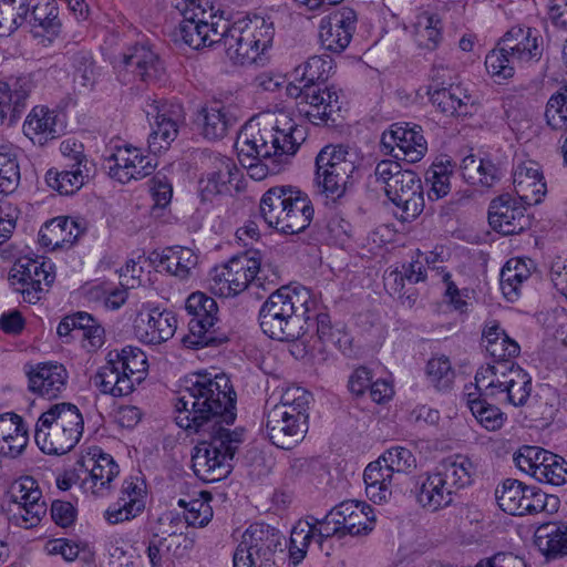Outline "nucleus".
Masks as SVG:
<instances>
[{
    "instance_id": "38",
    "label": "nucleus",
    "mask_w": 567,
    "mask_h": 567,
    "mask_svg": "<svg viewBox=\"0 0 567 567\" xmlns=\"http://www.w3.org/2000/svg\"><path fill=\"white\" fill-rule=\"evenodd\" d=\"M498 507L512 516L535 515L558 511L559 498H496Z\"/></svg>"
},
{
    "instance_id": "30",
    "label": "nucleus",
    "mask_w": 567,
    "mask_h": 567,
    "mask_svg": "<svg viewBox=\"0 0 567 567\" xmlns=\"http://www.w3.org/2000/svg\"><path fill=\"white\" fill-rule=\"evenodd\" d=\"M84 231L85 228L79 221L68 216H58L40 228L39 241L45 247H62L64 244H74Z\"/></svg>"
},
{
    "instance_id": "15",
    "label": "nucleus",
    "mask_w": 567,
    "mask_h": 567,
    "mask_svg": "<svg viewBox=\"0 0 567 567\" xmlns=\"http://www.w3.org/2000/svg\"><path fill=\"white\" fill-rule=\"evenodd\" d=\"M381 147L396 161L410 164L421 161L427 152V142L420 125L396 122L382 134Z\"/></svg>"
},
{
    "instance_id": "59",
    "label": "nucleus",
    "mask_w": 567,
    "mask_h": 567,
    "mask_svg": "<svg viewBox=\"0 0 567 567\" xmlns=\"http://www.w3.org/2000/svg\"><path fill=\"white\" fill-rule=\"evenodd\" d=\"M539 482H545L555 486L567 482V462L559 455L551 453V458H547L543 466L538 468Z\"/></svg>"
},
{
    "instance_id": "41",
    "label": "nucleus",
    "mask_w": 567,
    "mask_h": 567,
    "mask_svg": "<svg viewBox=\"0 0 567 567\" xmlns=\"http://www.w3.org/2000/svg\"><path fill=\"white\" fill-rule=\"evenodd\" d=\"M474 395L475 393L467 394V404L477 422L487 431L499 430L507 419L506 414L498 406L489 403L488 399Z\"/></svg>"
},
{
    "instance_id": "23",
    "label": "nucleus",
    "mask_w": 567,
    "mask_h": 567,
    "mask_svg": "<svg viewBox=\"0 0 567 567\" xmlns=\"http://www.w3.org/2000/svg\"><path fill=\"white\" fill-rule=\"evenodd\" d=\"M503 51L513 55L519 65L532 64L542 59L543 38L530 28L514 27L499 40Z\"/></svg>"
},
{
    "instance_id": "10",
    "label": "nucleus",
    "mask_w": 567,
    "mask_h": 567,
    "mask_svg": "<svg viewBox=\"0 0 567 567\" xmlns=\"http://www.w3.org/2000/svg\"><path fill=\"white\" fill-rule=\"evenodd\" d=\"M8 280L24 302L35 305L45 297L55 280L54 265L43 257H20L11 268Z\"/></svg>"
},
{
    "instance_id": "52",
    "label": "nucleus",
    "mask_w": 567,
    "mask_h": 567,
    "mask_svg": "<svg viewBox=\"0 0 567 567\" xmlns=\"http://www.w3.org/2000/svg\"><path fill=\"white\" fill-rule=\"evenodd\" d=\"M426 374L430 382L440 391L451 389L455 378L450 359L445 355L430 359L426 364Z\"/></svg>"
},
{
    "instance_id": "42",
    "label": "nucleus",
    "mask_w": 567,
    "mask_h": 567,
    "mask_svg": "<svg viewBox=\"0 0 567 567\" xmlns=\"http://www.w3.org/2000/svg\"><path fill=\"white\" fill-rule=\"evenodd\" d=\"M82 466L85 467L84 474H87L93 483H97L100 488L105 487L118 474V465L110 454L94 453L92 457L83 461Z\"/></svg>"
},
{
    "instance_id": "18",
    "label": "nucleus",
    "mask_w": 567,
    "mask_h": 567,
    "mask_svg": "<svg viewBox=\"0 0 567 567\" xmlns=\"http://www.w3.org/2000/svg\"><path fill=\"white\" fill-rule=\"evenodd\" d=\"M385 194L388 198L401 210V219L411 221L424 208L423 187L421 178L413 171L405 169L396 176L395 183L390 184Z\"/></svg>"
},
{
    "instance_id": "8",
    "label": "nucleus",
    "mask_w": 567,
    "mask_h": 567,
    "mask_svg": "<svg viewBox=\"0 0 567 567\" xmlns=\"http://www.w3.org/2000/svg\"><path fill=\"white\" fill-rule=\"evenodd\" d=\"M259 251H246L231 257L225 265L210 271V290L219 297H234L247 289L249 284L264 285Z\"/></svg>"
},
{
    "instance_id": "44",
    "label": "nucleus",
    "mask_w": 567,
    "mask_h": 567,
    "mask_svg": "<svg viewBox=\"0 0 567 567\" xmlns=\"http://www.w3.org/2000/svg\"><path fill=\"white\" fill-rule=\"evenodd\" d=\"M452 172L453 164L447 156L433 162L425 174L426 182L431 183L430 199H439L449 194Z\"/></svg>"
},
{
    "instance_id": "21",
    "label": "nucleus",
    "mask_w": 567,
    "mask_h": 567,
    "mask_svg": "<svg viewBox=\"0 0 567 567\" xmlns=\"http://www.w3.org/2000/svg\"><path fill=\"white\" fill-rule=\"evenodd\" d=\"M266 430L274 445L290 450L303 440L308 423L300 416L295 419L284 408H274L268 414Z\"/></svg>"
},
{
    "instance_id": "27",
    "label": "nucleus",
    "mask_w": 567,
    "mask_h": 567,
    "mask_svg": "<svg viewBox=\"0 0 567 567\" xmlns=\"http://www.w3.org/2000/svg\"><path fill=\"white\" fill-rule=\"evenodd\" d=\"M32 81L29 76L10 78L0 80V125L8 116L17 118L25 107V101L32 90Z\"/></svg>"
},
{
    "instance_id": "12",
    "label": "nucleus",
    "mask_w": 567,
    "mask_h": 567,
    "mask_svg": "<svg viewBox=\"0 0 567 567\" xmlns=\"http://www.w3.org/2000/svg\"><path fill=\"white\" fill-rule=\"evenodd\" d=\"M117 79L123 84L141 81L146 84L162 82L165 78L164 62L146 43L128 47L114 61Z\"/></svg>"
},
{
    "instance_id": "56",
    "label": "nucleus",
    "mask_w": 567,
    "mask_h": 567,
    "mask_svg": "<svg viewBox=\"0 0 567 567\" xmlns=\"http://www.w3.org/2000/svg\"><path fill=\"white\" fill-rule=\"evenodd\" d=\"M311 400V394L301 388L288 390L281 400L279 405L275 408H284L293 417L300 416L308 423V410Z\"/></svg>"
},
{
    "instance_id": "35",
    "label": "nucleus",
    "mask_w": 567,
    "mask_h": 567,
    "mask_svg": "<svg viewBox=\"0 0 567 567\" xmlns=\"http://www.w3.org/2000/svg\"><path fill=\"white\" fill-rule=\"evenodd\" d=\"M39 426L56 425L73 432L83 433L84 421L79 408L72 403H55L43 412L39 420Z\"/></svg>"
},
{
    "instance_id": "24",
    "label": "nucleus",
    "mask_w": 567,
    "mask_h": 567,
    "mask_svg": "<svg viewBox=\"0 0 567 567\" xmlns=\"http://www.w3.org/2000/svg\"><path fill=\"white\" fill-rule=\"evenodd\" d=\"M337 516L343 534L367 535L373 529L375 516L370 505L355 498H347L331 509L330 519Z\"/></svg>"
},
{
    "instance_id": "11",
    "label": "nucleus",
    "mask_w": 567,
    "mask_h": 567,
    "mask_svg": "<svg viewBox=\"0 0 567 567\" xmlns=\"http://www.w3.org/2000/svg\"><path fill=\"white\" fill-rule=\"evenodd\" d=\"M289 83L286 87L287 94L298 100L300 113L315 125H336L342 104L338 91L321 87L320 83Z\"/></svg>"
},
{
    "instance_id": "63",
    "label": "nucleus",
    "mask_w": 567,
    "mask_h": 567,
    "mask_svg": "<svg viewBox=\"0 0 567 567\" xmlns=\"http://www.w3.org/2000/svg\"><path fill=\"white\" fill-rule=\"evenodd\" d=\"M445 472L442 474L450 484H445V492L449 496L456 493L457 488L464 487L470 483V473L466 462H451L444 465Z\"/></svg>"
},
{
    "instance_id": "46",
    "label": "nucleus",
    "mask_w": 567,
    "mask_h": 567,
    "mask_svg": "<svg viewBox=\"0 0 567 567\" xmlns=\"http://www.w3.org/2000/svg\"><path fill=\"white\" fill-rule=\"evenodd\" d=\"M28 0H0V35L10 34L24 23Z\"/></svg>"
},
{
    "instance_id": "60",
    "label": "nucleus",
    "mask_w": 567,
    "mask_h": 567,
    "mask_svg": "<svg viewBox=\"0 0 567 567\" xmlns=\"http://www.w3.org/2000/svg\"><path fill=\"white\" fill-rule=\"evenodd\" d=\"M378 458L383 462L394 474L405 473L415 465V457L410 450L403 446H394L384 451Z\"/></svg>"
},
{
    "instance_id": "9",
    "label": "nucleus",
    "mask_w": 567,
    "mask_h": 567,
    "mask_svg": "<svg viewBox=\"0 0 567 567\" xmlns=\"http://www.w3.org/2000/svg\"><path fill=\"white\" fill-rule=\"evenodd\" d=\"M281 533L269 525L251 524L234 554V567H278L275 554L282 545Z\"/></svg>"
},
{
    "instance_id": "4",
    "label": "nucleus",
    "mask_w": 567,
    "mask_h": 567,
    "mask_svg": "<svg viewBox=\"0 0 567 567\" xmlns=\"http://www.w3.org/2000/svg\"><path fill=\"white\" fill-rule=\"evenodd\" d=\"M313 206L308 195L292 186H275L261 197L260 217L269 228L280 234L295 235L309 227Z\"/></svg>"
},
{
    "instance_id": "48",
    "label": "nucleus",
    "mask_w": 567,
    "mask_h": 567,
    "mask_svg": "<svg viewBox=\"0 0 567 567\" xmlns=\"http://www.w3.org/2000/svg\"><path fill=\"white\" fill-rule=\"evenodd\" d=\"M311 543L315 536L308 520H299L291 530L289 544V558L295 566L306 557Z\"/></svg>"
},
{
    "instance_id": "1",
    "label": "nucleus",
    "mask_w": 567,
    "mask_h": 567,
    "mask_svg": "<svg viewBox=\"0 0 567 567\" xmlns=\"http://www.w3.org/2000/svg\"><path fill=\"white\" fill-rule=\"evenodd\" d=\"M236 392L228 377L196 372L184 378L175 403L176 424L199 434L192 463L205 481H218L230 473L244 442V429L229 426L236 421Z\"/></svg>"
},
{
    "instance_id": "20",
    "label": "nucleus",
    "mask_w": 567,
    "mask_h": 567,
    "mask_svg": "<svg viewBox=\"0 0 567 567\" xmlns=\"http://www.w3.org/2000/svg\"><path fill=\"white\" fill-rule=\"evenodd\" d=\"M28 389L47 400L59 398L65 391L69 373L58 362H41L27 370Z\"/></svg>"
},
{
    "instance_id": "6",
    "label": "nucleus",
    "mask_w": 567,
    "mask_h": 567,
    "mask_svg": "<svg viewBox=\"0 0 567 567\" xmlns=\"http://www.w3.org/2000/svg\"><path fill=\"white\" fill-rule=\"evenodd\" d=\"M147 368L145 353L140 348L126 346L107 353L106 363L94 377V383L103 394L128 395L145 379Z\"/></svg>"
},
{
    "instance_id": "22",
    "label": "nucleus",
    "mask_w": 567,
    "mask_h": 567,
    "mask_svg": "<svg viewBox=\"0 0 567 567\" xmlns=\"http://www.w3.org/2000/svg\"><path fill=\"white\" fill-rule=\"evenodd\" d=\"M237 123L236 115L231 107L224 105L220 101H213L202 106L195 117L200 135L207 141H220Z\"/></svg>"
},
{
    "instance_id": "61",
    "label": "nucleus",
    "mask_w": 567,
    "mask_h": 567,
    "mask_svg": "<svg viewBox=\"0 0 567 567\" xmlns=\"http://www.w3.org/2000/svg\"><path fill=\"white\" fill-rule=\"evenodd\" d=\"M144 509V498H130L123 504L117 503L110 506L105 511L104 517L110 524H118L135 518Z\"/></svg>"
},
{
    "instance_id": "43",
    "label": "nucleus",
    "mask_w": 567,
    "mask_h": 567,
    "mask_svg": "<svg viewBox=\"0 0 567 567\" xmlns=\"http://www.w3.org/2000/svg\"><path fill=\"white\" fill-rule=\"evenodd\" d=\"M333 66V60L329 55L310 56L303 66L296 69V80L308 84L320 83L321 87H328L324 82L330 76Z\"/></svg>"
},
{
    "instance_id": "55",
    "label": "nucleus",
    "mask_w": 567,
    "mask_h": 567,
    "mask_svg": "<svg viewBox=\"0 0 567 567\" xmlns=\"http://www.w3.org/2000/svg\"><path fill=\"white\" fill-rule=\"evenodd\" d=\"M409 483L412 484L410 492L415 496H443L445 484H450L446 478H443L442 473L421 474L409 478Z\"/></svg>"
},
{
    "instance_id": "33",
    "label": "nucleus",
    "mask_w": 567,
    "mask_h": 567,
    "mask_svg": "<svg viewBox=\"0 0 567 567\" xmlns=\"http://www.w3.org/2000/svg\"><path fill=\"white\" fill-rule=\"evenodd\" d=\"M354 173L355 172L349 171L348 164H343V167L334 166L331 167V169H317L316 182L319 194L332 200L341 198L347 188L352 185Z\"/></svg>"
},
{
    "instance_id": "39",
    "label": "nucleus",
    "mask_w": 567,
    "mask_h": 567,
    "mask_svg": "<svg viewBox=\"0 0 567 567\" xmlns=\"http://www.w3.org/2000/svg\"><path fill=\"white\" fill-rule=\"evenodd\" d=\"M164 519L168 520L167 526L159 530L164 542V551L169 555L174 564L176 560L188 557L195 542L187 534L177 529L178 520L171 517H161L158 520L161 525H163Z\"/></svg>"
},
{
    "instance_id": "53",
    "label": "nucleus",
    "mask_w": 567,
    "mask_h": 567,
    "mask_svg": "<svg viewBox=\"0 0 567 567\" xmlns=\"http://www.w3.org/2000/svg\"><path fill=\"white\" fill-rule=\"evenodd\" d=\"M331 511L324 515L322 518H318L315 516H308L306 520L310 525V528L313 532L315 543L318 545L319 549L324 550V542L336 535L339 537L344 536L341 524L337 523L338 517L332 516L333 519H330Z\"/></svg>"
},
{
    "instance_id": "19",
    "label": "nucleus",
    "mask_w": 567,
    "mask_h": 567,
    "mask_svg": "<svg viewBox=\"0 0 567 567\" xmlns=\"http://www.w3.org/2000/svg\"><path fill=\"white\" fill-rule=\"evenodd\" d=\"M109 175L122 184L132 179H142L151 175L156 163L148 155H143L136 147L127 146L118 150L106 159Z\"/></svg>"
},
{
    "instance_id": "62",
    "label": "nucleus",
    "mask_w": 567,
    "mask_h": 567,
    "mask_svg": "<svg viewBox=\"0 0 567 567\" xmlns=\"http://www.w3.org/2000/svg\"><path fill=\"white\" fill-rule=\"evenodd\" d=\"M239 175V171L230 158L216 155L213 157V171L207 173L224 192L228 190L227 185L231 184Z\"/></svg>"
},
{
    "instance_id": "25",
    "label": "nucleus",
    "mask_w": 567,
    "mask_h": 567,
    "mask_svg": "<svg viewBox=\"0 0 567 567\" xmlns=\"http://www.w3.org/2000/svg\"><path fill=\"white\" fill-rule=\"evenodd\" d=\"M513 185L518 199L527 206L540 203L546 194V183L540 166L534 161L519 163L515 167Z\"/></svg>"
},
{
    "instance_id": "32",
    "label": "nucleus",
    "mask_w": 567,
    "mask_h": 567,
    "mask_svg": "<svg viewBox=\"0 0 567 567\" xmlns=\"http://www.w3.org/2000/svg\"><path fill=\"white\" fill-rule=\"evenodd\" d=\"M427 94L432 104L446 115H467L468 107L475 104V99L462 85L427 91Z\"/></svg>"
},
{
    "instance_id": "29",
    "label": "nucleus",
    "mask_w": 567,
    "mask_h": 567,
    "mask_svg": "<svg viewBox=\"0 0 567 567\" xmlns=\"http://www.w3.org/2000/svg\"><path fill=\"white\" fill-rule=\"evenodd\" d=\"M82 434L56 425L39 426L35 424L34 440L39 449L49 455H63L70 452L80 441Z\"/></svg>"
},
{
    "instance_id": "36",
    "label": "nucleus",
    "mask_w": 567,
    "mask_h": 567,
    "mask_svg": "<svg viewBox=\"0 0 567 567\" xmlns=\"http://www.w3.org/2000/svg\"><path fill=\"white\" fill-rule=\"evenodd\" d=\"M21 181L19 150L12 144L0 145V195L13 194Z\"/></svg>"
},
{
    "instance_id": "49",
    "label": "nucleus",
    "mask_w": 567,
    "mask_h": 567,
    "mask_svg": "<svg viewBox=\"0 0 567 567\" xmlns=\"http://www.w3.org/2000/svg\"><path fill=\"white\" fill-rule=\"evenodd\" d=\"M551 458V452L539 446L524 445L514 454V462L522 472L538 477V468L547 458Z\"/></svg>"
},
{
    "instance_id": "7",
    "label": "nucleus",
    "mask_w": 567,
    "mask_h": 567,
    "mask_svg": "<svg viewBox=\"0 0 567 567\" xmlns=\"http://www.w3.org/2000/svg\"><path fill=\"white\" fill-rule=\"evenodd\" d=\"M185 310L190 319L188 333L182 339L184 347L189 349L218 347L228 341L227 334L216 327L218 306L213 297L202 291L193 292L186 299Z\"/></svg>"
},
{
    "instance_id": "37",
    "label": "nucleus",
    "mask_w": 567,
    "mask_h": 567,
    "mask_svg": "<svg viewBox=\"0 0 567 567\" xmlns=\"http://www.w3.org/2000/svg\"><path fill=\"white\" fill-rule=\"evenodd\" d=\"M394 478V473L380 458L370 462L363 472L367 494L378 496L385 493H403L402 489L395 488Z\"/></svg>"
},
{
    "instance_id": "2",
    "label": "nucleus",
    "mask_w": 567,
    "mask_h": 567,
    "mask_svg": "<svg viewBox=\"0 0 567 567\" xmlns=\"http://www.w3.org/2000/svg\"><path fill=\"white\" fill-rule=\"evenodd\" d=\"M307 138V130L285 114L272 120L247 122L235 142L240 164L249 176L261 181L277 174Z\"/></svg>"
},
{
    "instance_id": "57",
    "label": "nucleus",
    "mask_w": 567,
    "mask_h": 567,
    "mask_svg": "<svg viewBox=\"0 0 567 567\" xmlns=\"http://www.w3.org/2000/svg\"><path fill=\"white\" fill-rule=\"evenodd\" d=\"M504 390L505 400L514 406H524L532 392V378L525 371L517 372Z\"/></svg>"
},
{
    "instance_id": "14",
    "label": "nucleus",
    "mask_w": 567,
    "mask_h": 567,
    "mask_svg": "<svg viewBox=\"0 0 567 567\" xmlns=\"http://www.w3.org/2000/svg\"><path fill=\"white\" fill-rule=\"evenodd\" d=\"M152 126L148 147L153 153L167 150L185 124V111L181 103L147 100L144 106Z\"/></svg>"
},
{
    "instance_id": "31",
    "label": "nucleus",
    "mask_w": 567,
    "mask_h": 567,
    "mask_svg": "<svg viewBox=\"0 0 567 567\" xmlns=\"http://www.w3.org/2000/svg\"><path fill=\"white\" fill-rule=\"evenodd\" d=\"M534 543L548 559L567 556V524H542L535 530Z\"/></svg>"
},
{
    "instance_id": "64",
    "label": "nucleus",
    "mask_w": 567,
    "mask_h": 567,
    "mask_svg": "<svg viewBox=\"0 0 567 567\" xmlns=\"http://www.w3.org/2000/svg\"><path fill=\"white\" fill-rule=\"evenodd\" d=\"M486 351L496 362L512 361L519 354L520 348L518 343L508 336L501 337L494 342L485 346Z\"/></svg>"
},
{
    "instance_id": "13",
    "label": "nucleus",
    "mask_w": 567,
    "mask_h": 567,
    "mask_svg": "<svg viewBox=\"0 0 567 567\" xmlns=\"http://www.w3.org/2000/svg\"><path fill=\"white\" fill-rule=\"evenodd\" d=\"M179 14L183 19L174 32L176 41L182 40L195 50L219 44L221 31L225 32L226 18L199 7Z\"/></svg>"
},
{
    "instance_id": "51",
    "label": "nucleus",
    "mask_w": 567,
    "mask_h": 567,
    "mask_svg": "<svg viewBox=\"0 0 567 567\" xmlns=\"http://www.w3.org/2000/svg\"><path fill=\"white\" fill-rule=\"evenodd\" d=\"M546 123L556 131H564L567 134V86L564 92L553 94L546 104Z\"/></svg>"
},
{
    "instance_id": "50",
    "label": "nucleus",
    "mask_w": 567,
    "mask_h": 567,
    "mask_svg": "<svg viewBox=\"0 0 567 567\" xmlns=\"http://www.w3.org/2000/svg\"><path fill=\"white\" fill-rule=\"evenodd\" d=\"M213 498H179L178 505L184 508V517L188 525L203 527L213 517V508L209 501Z\"/></svg>"
},
{
    "instance_id": "26",
    "label": "nucleus",
    "mask_w": 567,
    "mask_h": 567,
    "mask_svg": "<svg viewBox=\"0 0 567 567\" xmlns=\"http://www.w3.org/2000/svg\"><path fill=\"white\" fill-rule=\"evenodd\" d=\"M177 328L176 316L167 310L153 308L147 313V320L141 319L135 331L140 340L148 344H159L171 339Z\"/></svg>"
},
{
    "instance_id": "45",
    "label": "nucleus",
    "mask_w": 567,
    "mask_h": 567,
    "mask_svg": "<svg viewBox=\"0 0 567 567\" xmlns=\"http://www.w3.org/2000/svg\"><path fill=\"white\" fill-rule=\"evenodd\" d=\"M54 112L45 106H35L23 123V132L30 138L44 135L54 138L56 136Z\"/></svg>"
},
{
    "instance_id": "34",
    "label": "nucleus",
    "mask_w": 567,
    "mask_h": 567,
    "mask_svg": "<svg viewBox=\"0 0 567 567\" xmlns=\"http://www.w3.org/2000/svg\"><path fill=\"white\" fill-rule=\"evenodd\" d=\"M44 498H10L6 508L10 519L23 528L37 526L47 513Z\"/></svg>"
},
{
    "instance_id": "5",
    "label": "nucleus",
    "mask_w": 567,
    "mask_h": 567,
    "mask_svg": "<svg viewBox=\"0 0 567 567\" xmlns=\"http://www.w3.org/2000/svg\"><path fill=\"white\" fill-rule=\"evenodd\" d=\"M275 28L270 19L260 16L246 17L230 22L226 19L220 42L227 56L234 62L264 64V53L271 45Z\"/></svg>"
},
{
    "instance_id": "58",
    "label": "nucleus",
    "mask_w": 567,
    "mask_h": 567,
    "mask_svg": "<svg viewBox=\"0 0 567 567\" xmlns=\"http://www.w3.org/2000/svg\"><path fill=\"white\" fill-rule=\"evenodd\" d=\"M476 398L495 399L498 394H504V385L493 372L489 364L482 367L475 374Z\"/></svg>"
},
{
    "instance_id": "3",
    "label": "nucleus",
    "mask_w": 567,
    "mask_h": 567,
    "mask_svg": "<svg viewBox=\"0 0 567 567\" xmlns=\"http://www.w3.org/2000/svg\"><path fill=\"white\" fill-rule=\"evenodd\" d=\"M315 299L302 286H285L272 292L259 310V326L269 338L293 342L303 337L310 324Z\"/></svg>"
},
{
    "instance_id": "54",
    "label": "nucleus",
    "mask_w": 567,
    "mask_h": 567,
    "mask_svg": "<svg viewBox=\"0 0 567 567\" xmlns=\"http://www.w3.org/2000/svg\"><path fill=\"white\" fill-rule=\"evenodd\" d=\"M349 156V151L343 145H327L317 155L316 167L317 169H331V167H343V164H348L349 171L355 172L357 166L354 161Z\"/></svg>"
},
{
    "instance_id": "47",
    "label": "nucleus",
    "mask_w": 567,
    "mask_h": 567,
    "mask_svg": "<svg viewBox=\"0 0 567 567\" xmlns=\"http://www.w3.org/2000/svg\"><path fill=\"white\" fill-rule=\"evenodd\" d=\"M516 64H518L517 60H514L512 54L503 51L501 41L485 56V68L496 81L513 78Z\"/></svg>"
},
{
    "instance_id": "16",
    "label": "nucleus",
    "mask_w": 567,
    "mask_h": 567,
    "mask_svg": "<svg viewBox=\"0 0 567 567\" xmlns=\"http://www.w3.org/2000/svg\"><path fill=\"white\" fill-rule=\"evenodd\" d=\"M357 23V12L349 7L338 8L323 17L319 25L322 48L332 53L343 52L352 40Z\"/></svg>"
},
{
    "instance_id": "28",
    "label": "nucleus",
    "mask_w": 567,
    "mask_h": 567,
    "mask_svg": "<svg viewBox=\"0 0 567 567\" xmlns=\"http://www.w3.org/2000/svg\"><path fill=\"white\" fill-rule=\"evenodd\" d=\"M35 37H44L51 41L61 31L59 8L55 0H31L29 12L24 20Z\"/></svg>"
},
{
    "instance_id": "17",
    "label": "nucleus",
    "mask_w": 567,
    "mask_h": 567,
    "mask_svg": "<svg viewBox=\"0 0 567 567\" xmlns=\"http://www.w3.org/2000/svg\"><path fill=\"white\" fill-rule=\"evenodd\" d=\"M526 206L508 193L499 195L491 202L488 207L491 227L505 236L524 231L530 226Z\"/></svg>"
},
{
    "instance_id": "40",
    "label": "nucleus",
    "mask_w": 567,
    "mask_h": 567,
    "mask_svg": "<svg viewBox=\"0 0 567 567\" xmlns=\"http://www.w3.org/2000/svg\"><path fill=\"white\" fill-rule=\"evenodd\" d=\"M89 168H75L70 166V169L56 171L50 168L45 173L47 185L56 190L60 195H72L76 193L89 178Z\"/></svg>"
}]
</instances>
